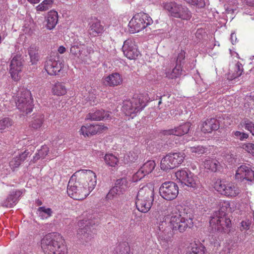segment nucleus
<instances>
[{
  "mask_svg": "<svg viewBox=\"0 0 254 254\" xmlns=\"http://www.w3.org/2000/svg\"><path fill=\"white\" fill-rule=\"evenodd\" d=\"M193 215L188 206L178 205L171 212L169 226L174 233H183L193 226Z\"/></svg>",
  "mask_w": 254,
  "mask_h": 254,
  "instance_id": "1",
  "label": "nucleus"
},
{
  "mask_svg": "<svg viewBox=\"0 0 254 254\" xmlns=\"http://www.w3.org/2000/svg\"><path fill=\"white\" fill-rule=\"evenodd\" d=\"M230 203L228 201L222 202L221 206L216 211L210 220V226L217 231L228 234L232 228L231 220L226 215V211L230 209Z\"/></svg>",
  "mask_w": 254,
  "mask_h": 254,
  "instance_id": "2",
  "label": "nucleus"
},
{
  "mask_svg": "<svg viewBox=\"0 0 254 254\" xmlns=\"http://www.w3.org/2000/svg\"><path fill=\"white\" fill-rule=\"evenodd\" d=\"M58 234H48L41 241V246L45 254H67L66 247L58 241Z\"/></svg>",
  "mask_w": 254,
  "mask_h": 254,
  "instance_id": "3",
  "label": "nucleus"
},
{
  "mask_svg": "<svg viewBox=\"0 0 254 254\" xmlns=\"http://www.w3.org/2000/svg\"><path fill=\"white\" fill-rule=\"evenodd\" d=\"M72 176L77 180L78 183L83 188L88 190L90 193L96 186V175L92 170H80L75 172Z\"/></svg>",
  "mask_w": 254,
  "mask_h": 254,
  "instance_id": "4",
  "label": "nucleus"
},
{
  "mask_svg": "<svg viewBox=\"0 0 254 254\" xmlns=\"http://www.w3.org/2000/svg\"><path fill=\"white\" fill-rule=\"evenodd\" d=\"M153 23L148 14L140 12L135 14L128 23L129 31L131 33L139 32Z\"/></svg>",
  "mask_w": 254,
  "mask_h": 254,
  "instance_id": "5",
  "label": "nucleus"
},
{
  "mask_svg": "<svg viewBox=\"0 0 254 254\" xmlns=\"http://www.w3.org/2000/svg\"><path fill=\"white\" fill-rule=\"evenodd\" d=\"M186 154L182 152L170 153L161 160L160 168L164 171H167L180 166L184 161Z\"/></svg>",
  "mask_w": 254,
  "mask_h": 254,
  "instance_id": "6",
  "label": "nucleus"
},
{
  "mask_svg": "<svg viewBox=\"0 0 254 254\" xmlns=\"http://www.w3.org/2000/svg\"><path fill=\"white\" fill-rule=\"evenodd\" d=\"M67 192L71 198L78 200L84 199L90 194L88 190L83 188L72 176L68 183Z\"/></svg>",
  "mask_w": 254,
  "mask_h": 254,
  "instance_id": "7",
  "label": "nucleus"
},
{
  "mask_svg": "<svg viewBox=\"0 0 254 254\" xmlns=\"http://www.w3.org/2000/svg\"><path fill=\"white\" fill-rule=\"evenodd\" d=\"M32 98L30 90L22 88L18 94L16 104L22 115H27L32 111Z\"/></svg>",
  "mask_w": 254,
  "mask_h": 254,
  "instance_id": "8",
  "label": "nucleus"
},
{
  "mask_svg": "<svg viewBox=\"0 0 254 254\" xmlns=\"http://www.w3.org/2000/svg\"><path fill=\"white\" fill-rule=\"evenodd\" d=\"M214 189L221 194L230 197H234L240 193V189L235 183L217 179L214 183Z\"/></svg>",
  "mask_w": 254,
  "mask_h": 254,
  "instance_id": "9",
  "label": "nucleus"
},
{
  "mask_svg": "<svg viewBox=\"0 0 254 254\" xmlns=\"http://www.w3.org/2000/svg\"><path fill=\"white\" fill-rule=\"evenodd\" d=\"M145 106V104L140 98L133 97L131 99L126 100L123 102V111L126 116L132 118L141 111Z\"/></svg>",
  "mask_w": 254,
  "mask_h": 254,
  "instance_id": "10",
  "label": "nucleus"
},
{
  "mask_svg": "<svg viewBox=\"0 0 254 254\" xmlns=\"http://www.w3.org/2000/svg\"><path fill=\"white\" fill-rule=\"evenodd\" d=\"M175 176L180 183L188 187L194 188L199 184L198 177L189 170H179L175 173Z\"/></svg>",
  "mask_w": 254,
  "mask_h": 254,
  "instance_id": "11",
  "label": "nucleus"
},
{
  "mask_svg": "<svg viewBox=\"0 0 254 254\" xmlns=\"http://www.w3.org/2000/svg\"><path fill=\"white\" fill-rule=\"evenodd\" d=\"M107 129V127L102 123L95 124L86 123L81 127L78 133L84 137H90L97 134L102 133Z\"/></svg>",
  "mask_w": 254,
  "mask_h": 254,
  "instance_id": "12",
  "label": "nucleus"
},
{
  "mask_svg": "<svg viewBox=\"0 0 254 254\" xmlns=\"http://www.w3.org/2000/svg\"><path fill=\"white\" fill-rule=\"evenodd\" d=\"M160 195L167 200L175 199L179 193L178 185L173 182H166L163 183L159 189Z\"/></svg>",
  "mask_w": 254,
  "mask_h": 254,
  "instance_id": "13",
  "label": "nucleus"
},
{
  "mask_svg": "<svg viewBox=\"0 0 254 254\" xmlns=\"http://www.w3.org/2000/svg\"><path fill=\"white\" fill-rule=\"evenodd\" d=\"M78 226L80 227L76 233L77 239L82 243L90 242L94 236L90 227L87 224V221L81 220L78 222Z\"/></svg>",
  "mask_w": 254,
  "mask_h": 254,
  "instance_id": "14",
  "label": "nucleus"
},
{
  "mask_svg": "<svg viewBox=\"0 0 254 254\" xmlns=\"http://www.w3.org/2000/svg\"><path fill=\"white\" fill-rule=\"evenodd\" d=\"M128 188V182L126 179L117 180L115 186L109 190L106 195L107 200H112L123 194Z\"/></svg>",
  "mask_w": 254,
  "mask_h": 254,
  "instance_id": "15",
  "label": "nucleus"
},
{
  "mask_svg": "<svg viewBox=\"0 0 254 254\" xmlns=\"http://www.w3.org/2000/svg\"><path fill=\"white\" fill-rule=\"evenodd\" d=\"M124 55L129 60L136 59L140 53L133 39L126 40L122 48Z\"/></svg>",
  "mask_w": 254,
  "mask_h": 254,
  "instance_id": "16",
  "label": "nucleus"
},
{
  "mask_svg": "<svg viewBox=\"0 0 254 254\" xmlns=\"http://www.w3.org/2000/svg\"><path fill=\"white\" fill-rule=\"evenodd\" d=\"M64 66V64L60 61L50 58L45 61L44 70L48 75L56 76L59 75Z\"/></svg>",
  "mask_w": 254,
  "mask_h": 254,
  "instance_id": "17",
  "label": "nucleus"
},
{
  "mask_svg": "<svg viewBox=\"0 0 254 254\" xmlns=\"http://www.w3.org/2000/svg\"><path fill=\"white\" fill-rule=\"evenodd\" d=\"M235 179L240 182H252L254 180V171L249 166L242 165L237 169Z\"/></svg>",
  "mask_w": 254,
  "mask_h": 254,
  "instance_id": "18",
  "label": "nucleus"
},
{
  "mask_svg": "<svg viewBox=\"0 0 254 254\" xmlns=\"http://www.w3.org/2000/svg\"><path fill=\"white\" fill-rule=\"evenodd\" d=\"M191 125V123L190 122L184 123L179 126L174 127L173 128L163 130L162 134L164 135H174L181 136L189 132Z\"/></svg>",
  "mask_w": 254,
  "mask_h": 254,
  "instance_id": "19",
  "label": "nucleus"
},
{
  "mask_svg": "<svg viewBox=\"0 0 254 254\" xmlns=\"http://www.w3.org/2000/svg\"><path fill=\"white\" fill-rule=\"evenodd\" d=\"M110 112L104 110H93L89 112L85 118L86 121H101L111 119Z\"/></svg>",
  "mask_w": 254,
  "mask_h": 254,
  "instance_id": "20",
  "label": "nucleus"
},
{
  "mask_svg": "<svg viewBox=\"0 0 254 254\" xmlns=\"http://www.w3.org/2000/svg\"><path fill=\"white\" fill-rule=\"evenodd\" d=\"M22 68L21 58L18 56L14 57L11 61L9 67V72L12 78L15 80H18V74L21 71Z\"/></svg>",
  "mask_w": 254,
  "mask_h": 254,
  "instance_id": "21",
  "label": "nucleus"
},
{
  "mask_svg": "<svg viewBox=\"0 0 254 254\" xmlns=\"http://www.w3.org/2000/svg\"><path fill=\"white\" fill-rule=\"evenodd\" d=\"M68 88L66 83L63 81L57 80L51 86V92L53 95L60 97L66 95Z\"/></svg>",
  "mask_w": 254,
  "mask_h": 254,
  "instance_id": "22",
  "label": "nucleus"
},
{
  "mask_svg": "<svg viewBox=\"0 0 254 254\" xmlns=\"http://www.w3.org/2000/svg\"><path fill=\"white\" fill-rule=\"evenodd\" d=\"M137 195H141L145 199L150 200V201L154 200V186L151 183H148L145 186L141 188Z\"/></svg>",
  "mask_w": 254,
  "mask_h": 254,
  "instance_id": "23",
  "label": "nucleus"
},
{
  "mask_svg": "<svg viewBox=\"0 0 254 254\" xmlns=\"http://www.w3.org/2000/svg\"><path fill=\"white\" fill-rule=\"evenodd\" d=\"M219 121L215 118L207 119L202 125L201 130L204 133H210L219 129Z\"/></svg>",
  "mask_w": 254,
  "mask_h": 254,
  "instance_id": "24",
  "label": "nucleus"
},
{
  "mask_svg": "<svg viewBox=\"0 0 254 254\" xmlns=\"http://www.w3.org/2000/svg\"><path fill=\"white\" fill-rule=\"evenodd\" d=\"M89 25V34L92 36H96L104 31V26L101 25L100 20L96 18L92 19Z\"/></svg>",
  "mask_w": 254,
  "mask_h": 254,
  "instance_id": "25",
  "label": "nucleus"
},
{
  "mask_svg": "<svg viewBox=\"0 0 254 254\" xmlns=\"http://www.w3.org/2000/svg\"><path fill=\"white\" fill-rule=\"evenodd\" d=\"M105 85L114 87L122 84L123 78L121 74L118 73H113L104 79Z\"/></svg>",
  "mask_w": 254,
  "mask_h": 254,
  "instance_id": "26",
  "label": "nucleus"
},
{
  "mask_svg": "<svg viewBox=\"0 0 254 254\" xmlns=\"http://www.w3.org/2000/svg\"><path fill=\"white\" fill-rule=\"evenodd\" d=\"M46 20V27L47 29L50 30L54 29L59 20V15L57 11L54 10L49 11Z\"/></svg>",
  "mask_w": 254,
  "mask_h": 254,
  "instance_id": "27",
  "label": "nucleus"
},
{
  "mask_svg": "<svg viewBox=\"0 0 254 254\" xmlns=\"http://www.w3.org/2000/svg\"><path fill=\"white\" fill-rule=\"evenodd\" d=\"M150 200L144 199L141 195H137L135 204L137 209L143 213L148 212L153 203Z\"/></svg>",
  "mask_w": 254,
  "mask_h": 254,
  "instance_id": "28",
  "label": "nucleus"
},
{
  "mask_svg": "<svg viewBox=\"0 0 254 254\" xmlns=\"http://www.w3.org/2000/svg\"><path fill=\"white\" fill-rule=\"evenodd\" d=\"M203 166L207 171L216 172L220 168L219 162L215 158L208 157L203 161Z\"/></svg>",
  "mask_w": 254,
  "mask_h": 254,
  "instance_id": "29",
  "label": "nucleus"
},
{
  "mask_svg": "<svg viewBox=\"0 0 254 254\" xmlns=\"http://www.w3.org/2000/svg\"><path fill=\"white\" fill-rule=\"evenodd\" d=\"M192 17V13L186 6L180 4L173 17L183 20H189Z\"/></svg>",
  "mask_w": 254,
  "mask_h": 254,
  "instance_id": "30",
  "label": "nucleus"
},
{
  "mask_svg": "<svg viewBox=\"0 0 254 254\" xmlns=\"http://www.w3.org/2000/svg\"><path fill=\"white\" fill-rule=\"evenodd\" d=\"M186 254H206V249L200 243L194 242L188 247Z\"/></svg>",
  "mask_w": 254,
  "mask_h": 254,
  "instance_id": "31",
  "label": "nucleus"
},
{
  "mask_svg": "<svg viewBox=\"0 0 254 254\" xmlns=\"http://www.w3.org/2000/svg\"><path fill=\"white\" fill-rule=\"evenodd\" d=\"M29 152L25 151L19 155L12 158L9 162V166L12 170L18 168L21 163L24 162L28 157Z\"/></svg>",
  "mask_w": 254,
  "mask_h": 254,
  "instance_id": "32",
  "label": "nucleus"
},
{
  "mask_svg": "<svg viewBox=\"0 0 254 254\" xmlns=\"http://www.w3.org/2000/svg\"><path fill=\"white\" fill-rule=\"evenodd\" d=\"M244 69L243 65L240 62H237L230 69L228 74V79L233 80L240 76L243 72Z\"/></svg>",
  "mask_w": 254,
  "mask_h": 254,
  "instance_id": "33",
  "label": "nucleus"
},
{
  "mask_svg": "<svg viewBox=\"0 0 254 254\" xmlns=\"http://www.w3.org/2000/svg\"><path fill=\"white\" fill-rule=\"evenodd\" d=\"M183 71V67L181 64H176L175 67L172 69H166L165 72L166 77L169 79H176L179 77Z\"/></svg>",
  "mask_w": 254,
  "mask_h": 254,
  "instance_id": "34",
  "label": "nucleus"
},
{
  "mask_svg": "<svg viewBox=\"0 0 254 254\" xmlns=\"http://www.w3.org/2000/svg\"><path fill=\"white\" fill-rule=\"evenodd\" d=\"M45 121L43 115H37L34 116L29 123V127L34 130H39L43 125Z\"/></svg>",
  "mask_w": 254,
  "mask_h": 254,
  "instance_id": "35",
  "label": "nucleus"
},
{
  "mask_svg": "<svg viewBox=\"0 0 254 254\" xmlns=\"http://www.w3.org/2000/svg\"><path fill=\"white\" fill-rule=\"evenodd\" d=\"M39 48L35 45H31L28 49V54L30 59V62L32 64H37L39 60L38 53Z\"/></svg>",
  "mask_w": 254,
  "mask_h": 254,
  "instance_id": "36",
  "label": "nucleus"
},
{
  "mask_svg": "<svg viewBox=\"0 0 254 254\" xmlns=\"http://www.w3.org/2000/svg\"><path fill=\"white\" fill-rule=\"evenodd\" d=\"M180 4L175 1L167 2L163 4L164 8L168 11L169 14L174 17Z\"/></svg>",
  "mask_w": 254,
  "mask_h": 254,
  "instance_id": "37",
  "label": "nucleus"
},
{
  "mask_svg": "<svg viewBox=\"0 0 254 254\" xmlns=\"http://www.w3.org/2000/svg\"><path fill=\"white\" fill-rule=\"evenodd\" d=\"M20 193L21 192L20 191L12 192V193L7 196L6 199L3 201L2 205L6 207H12L15 204L16 199L15 196L20 195Z\"/></svg>",
  "mask_w": 254,
  "mask_h": 254,
  "instance_id": "38",
  "label": "nucleus"
},
{
  "mask_svg": "<svg viewBox=\"0 0 254 254\" xmlns=\"http://www.w3.org/2000/svg\"><path fill=\"white\" fill-rule=\"evenodd\" d=\"M54 0H44L36 7L38 12L45 11L52 7Z\"/></svg>",
  "mask_w": 254,
  "mask_h": 254,
  "instance_id": "39",
  "label": "nucleus"
},
{
  "mask_svg": "<svg viewBox=\"0 0 254 254\" xmlns=\"http://www.w3.org/2000/svg\"><path fill=\"white\" fill-rule=\"evenodd\" d=\"M104 160L107 165L111 167H115L119 163V159L113 154H106L104 156Z\"/></svg>",
  "mask_w": 254,
  "mask_h": 254,
  "instance_id": "40",
  "label": "nucleus"
},
{
  "mask_svg": "<svg viewBox=\"0 0 254 254\" xmlns=\"http://www.w3.org/2000/svg\"><path fill=\"white\" fill-rule=\"evenodd\" d=\"M156 164L154 161L149 160L145 162L140 168L142 171L144 172L146 175H148L152 172Z\"/></svg>",
  "mask_w": 254,
  "mask_h": 254,
  "instance_id": "41",
  "label": "nucleus"
},
{
  "mask_svg": "<svg viewBox=\"0 0 254 254\" xmlns=\"http://www.w3.org/2000/svg\"><path fill=\"white\" fill-rule=\"evenodd\" d=\"M13 122L9 118L5 117L0 120V130L5 129L12 126Z\"/></svg>",
  "mask_w": 254,
  "mask_h": 254,
  "instance_id": "42",
  "label": "nucleus"
},
{
  "mask_svg": "<svg viewBox=\"0 0 254 254\" xmlns=\"http://www.w3.org/2000/svg\"><path fill=\"white\" fill-rule=\"evenodd\" d=\"M129 247L127 244H119L116 248L117 254H129Z\"/></svg>",
  "mask_w": 254,
  "mask_h": 254,
  "instance_id": "43",
  "label": "nucleus"
},
{
  "mask_svg": "<svg viewBox=\"0 0 254 254\" xmlns=\"http://www.w3.org/2000/svg\"><path fill=\"white\" fill-rule=\"evenodd\" d=\"M82 49L83 48L81 47L80 45H72L70 48V53L72 56L79 58L81 56Z\"/></svg>",
  "mask_w": 254,
  "mask_h": 254,
  "instance_id": "44",
  "label": "nucleus"
},
{
  "mask_svg": "<svg viewBox=\"0 0 254 254\" xmlns=\"http://www.w3.org/2000/svg\"><path fill=\"white\" fill-rule=\"evenodd\" d=\"M242 127H244L246 129L249 131L250 132L254 128V123L248 119H244L240 124V125Z\"/></svg>",
  "mask_w": 254,
  "mask_h": 254,
  "instance_id": "45",
  "label": "nucleus"
},
{
  "mask_svg": "<svg viewBox=\"0 0 254 254\" xmlns=\"http://www.w3.org/2000/svg\"><path fill=\"white\" fill-rule=\"evenodd\" d=\"M187 3L192 5H196L198 7L202 8L205 6L204 0H184Z\"/></svg>",
  "mask_w": 254,
  "mask_h": 254,
  "instance_id": "46",
  "label": "nucleus"
},
{
  "mask_svg": "<svg viewBox=\"0 0 254 254\" xmlns=\"http://www.w3.org/2000/svg\"><path fill=\"white\" fill-rule=\"evenodd\" d=\"M242 148L254 157V143L250 142L245 143L243 145Z\"/></svg>",
  "mask_w": 254,
  "mask_h": 254,
  "instance_id": "47",
  "label": "nucleus"
},
{
  "mask_svg": "<svg viewBox=\"0 0 254 254\" xmlns=\"http://www.w3.org/2000/svg\"><path fill=\"white\" fill-rule=\"evenodd\" d=\"M50 149L47 145L42 146L41 149L38 151V155L42 158H44L47 155H49Z\"/></svg>",
  "mask_w": 254,
  "mask_h": 254,
  "instance_id": "48",
  "label": "nucleus"
},
{
  "mask_svg": "<svg viewBox=\"0 0 254 254\" xmlns=\"http://www.w3.org/2000/svg\"><path fill=\"white\" fill-rule=\"evenodd\" d=\"M233 133L235 137L239 138L241 141L246 139L249 137V134L248 133L240 131H233Z\"/></svg>",
  "mask_w": 254,
  "mask_h": 254,
  "instance_id": "49",
  "label": "nucleus"
},
{
  "mask_svg": "<svg viewBox=\"0 0 254 254\" xmlns=\"http://www.w3.org/2000/svg\"><path fill=\"white\" fill-rule=\"evenodd\" d=\"M146 175H147L145 174L144 172L142 171L141 169L140 168L139 170L133 175L132 180L134 182H137L144 177Z\"/></svg>",
  "mask_w": 254,
  "mask_h": 254,
  "instance_id": "50",
  "label": "nucleus"
},
{
  "mask_svg": "<svg viewBox=\"0 0 254 254\" xmlns=\"http://www.w3.org/2000/svg\"><path fill=\"white\" fill-rule=\"evenodd\" d=\"M146 175H147L145 174L144 172L142 171L141 169L140 168L139 170L133 175L132 180L134 182H137L144 177Z\"/></svg>",
  "mask_w": 254,
  "mask_h": 254,
  "instance_id": "51",
  "label": "nucleus"
},
{
  "mask_svg": "<svg viewBox=\"0 0 254 254\" xmlns=\"http://www.w3.org/2000/svg\"><path fill=\"white\" fill-rule=\"evenodd\" d=\"M190 151L192 153L200 154L205 152V149L202 146H193L190 147Z\"/></svg>",
  "mask_w": 254,
  "mask_h": 254,
  "instance_id": "52",
  "label": "nucleus"
},
{
  "mask_svg": "<svg viewBox=\"0 0 254 254\" xmlns=\"http://www.w3.org/2000/svg\"><path fill=\"white\" fill-rule=\"evenodd\" d=\"M161 218H162L163 220L161 221V218H160V222L158 224V228L160 231L164 232L165 233L167 231V230L165 229V226L167 225V223L166 221L164 220V217L161 216Z\"/></svg>",
  "mask_w": 254,
  "mask_h": 254,
  "instance_id": "53",
  "label": "nucleus"
},
{
  "mask_svg": "<svg viewBox=\"0 0 254 254\" xmlns=\"http://www.w3.org/2000/svg\"><path fill=\"white\" fill-rule=\"evenodd\" d=\"M59 155V153L58 151V150L56 148H53L51 149L49 152V159L50 160L53 159L57 157H58Z\"/></svg>",
  "mask_w": 254,
  "mask_h": 254,
  "instance_id": "54",
  "label": "nucleus"
},
{
  "mask_svg": "<svg viewBox=\"0 0 254 254\" xmlns=\"http://www.w3.org/2000/svg\"><path fill=\"white\" fill-rule=\"evenodd\" d=\"M251 224V222L249 220L242 221L241 223V226L242 229H241V231L244 230H249Z\"/></svg>",
  "mask_w": 254,
  "mask_h": 254,
  "instance_id": "55",
  "label": "nucleus"
},
{
  "mask_svg": "<svg viewBox=\"0 0 254 254\" xmlns=\"http://www.w3.org/2000/svg\"><path fill=\"white\" fill-rule=\"evenodd\" d=\"M186 53L184 51H181V52L179 53L177 61L176 64H180V63L185 59V58Z\"/></svg>",
  "mask_w": 254,
  "mask_h": 254,
  "instance_id": "56",
  "label": "nucleus"
},
{
  "mask_svg": "<svg viewBox=\"0 0 254 254\" xmlns=\"http://www.w3.org/2000/svg\"><path fill=\"white\" fill-rule=\"evenodd\" d=\"M38 210L47 214L49 217L51 216L52 214V209L50 208H46L44 206L40 207L38 208Z\"/></svg>",
  "mask_w": 254,
  "mask_h": 254,
  "instance_id": "57",
  "label": "nucleus"
},
{
  "mask_svg": "<svg viewBox=\"0 0 254 254\" xmlns=\"http://www.w3.org/2000/svg\"><path fill=\"white\" fill-rule=\"evenodd\" d=\"M128 161L130 162H134L135 160H136L138 156L136 154V153H135L134 152H129L128 155Z\"/></svg>",
  "mask_w": 254,
  "mask_h": 254,
  "instance_id": "58",
  "label": "nucleus"
},
{
  "mask_svg": "<svg viewBox=\"0 0 254 254\" xmlns=\"http://www.w3.org/2000/svg\"><path fill=\"white\" fill-rule=\"evenodd\" d=\"M66 51V48L63 46H60L58 49V52L61 54H63Z\"/></svg>",
  "mask_w": 254,
  "mask_h": 254,
  "instance_id": "59",
  "label": "nucleus"
},
{
  "mask_svg": "<svg viewBox=\"0 0 254 254\" xmlns=\"http://www.w3.org/2000/svg\"><path fill=\"white\" fill-rule=\"evenodd\" d=\"M40 158H42V157H41V156H39L38 155V153H37L35 154V155L33 157V163H35V162H36L38 160H39Z\"/></svg>",
  "mask_w": 254,
  "mask_h": 254,
  "instance_id": "60",
  "label": "nucleus"
},
{
  "mask_svg": "<svg viewBox=\"0 0 254 254\" xmlns=\"http://www.w3.org/2000/svg\"><path fill=\"white\" fill-rule=\"evenodd\" d=\"M86 50H87V52L89 54H90L91 53H93L94 52L93 49L91 47H87Z\"/></svg>",
  "mask_w": 254,
  "mask_h": 254,
  "instance_id": "61",
  "label": "nucleus"
},
{
  "mask_svg": "<svg viewBox=\"0 0 254 254\" xmlns=\"http://www.w3.org/2000/svg\"><path fill=\"white\" fill-rule=\"evenodd\" d=\"M41 0H27V1L32 4H36L39 3Z\"/></svg>",
  "mask_w": 254,
  "mask_h": 254,
  "instance_id": "62",
  "label": "nucleus"
},
{
  "mask_svg": "<svg viewBox=\"0 0 254 254\" xmlns=\"http://www.w3.org/2000/svg\"><path fill=\"white\" fill-rule=\"evenodd\" d=\"M234 38H235V40H236V38L235 34H234V33H232L231 35V40H232V42L233 44V42H234L233 39H234Z\"/></svg>",
  "mask_w": 254,
  "mask_h": 254,
  "instance_id": "63",
  "label": "nucleus"
},
{
  "mask_svg": "<svg viewBox=\"0 0 254 254\" xmlns=\"http://www.w3.org/2000/svg\"><path fill=\"white\" fill-rule=\"evenodd\" d=\"M251 133L252 134L253 136H254V128H253V130L251 132Z\"/></svg>",
  "mask_w": 254,
  "mask_h": 254,
  "instance_id": "64",
  "label": "nucleus"
}]
</instances>
